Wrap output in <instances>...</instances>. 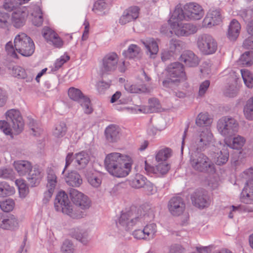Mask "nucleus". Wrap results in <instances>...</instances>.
<instances>
[{
	"label": "nucleus",
	"mask_w": 253,
	"mask_h": 253,
	"mask_svg": "<svg viewBox=\"0 0 253 253\" xmlns=\"http://www.w3.org/2000/svg\"><path fill=\"white\" fill-rule=\"evenodd\" d=\"M203 250L205 253H232L230 250L226 249H222L218 251L211 252L210 248L204 247Z\"/></svg>",
	"instance_id": "774afa93"
},
{
	"label": "nucleus",
	"mask_w": 253,
	"mask_h": 253,
	"mask_svg": "<svg viewBox=\"0 0 253 253\" xmlns=\"http://www.w3.org/2000/svg\"><path fill=\"white\" fill-rule=\"evenodd\" d=\"M14 44L16 51L24 56H30L34 52V43L25 33H20L15 37Z\"/></svg>",
	"instance_id": "39448f33"
},
{
	"label": "nucleus",
	"mask_w": 253,
	"mask_h": 253,
	"mask_svg": "<svg viewBox=\"0 0 253 253\" xmlns=\"http://www.w3.org/2000/svg\"><path fill=\"white\" fill-rule=\"evenodd\" d=\"M197 45L199 50L205 54L214 53L217 49V43L214 39L209 35H203L198 38Z\"/></svg>",
	"instance_id": "1a4fd4ad"
},
{
	"label": "nucleus",
	"mask_w": 253,
	"mask_h": 253,
	"mask_svg": "<svg viewBox=\"0 0 253 253\" xmlns=\"http://www.w3.org/2000/svg\"><path fill=\"white\" fill-rule=\"evenodd\" d=\"M18 227V220L14 215L0 212V228L6 230H15Z\"/></svg>",
	"instance_id": "2eb2a0df"
},
{
	"label": "nucleus",
	"mask_w": 253,
	"mask_h": 253,
	"mask_svg": "<svg viewBox=\"0 0 253 253\" xmlns=\"http://www.w3.org/2000/svg\"><path fill=\"white\" fill-rule=\"evenodd\" d=\"M87 179L88 183L94 187H99L101 183V179L96 174H88Z\"/></svg>",
	"instance_id": "49530a36"
},
{
	"label": "nucleus",
	"mask_w": 253,
	"mask_h": 253,
	"mask_svg": "<svg viewBox=\"0 0 253 253\" xmlns=\"http://www.w3.org/2000/svg\"><path fill=\"white\" fill-rule=\"evenodd\" d=\"M68 95L71 99L80 102L84 108L85 113L90 114L92 112L89 99L84 96L80 89L73 87H70L68 90Z\"/></svg>",
	"instance_id": "9b49d317"
},
{
	"label": "nucleus",
	"mask_w": 253,
	"mask_h": 253,
	"mask_svg": "<svg viewBox=\"0 0 253 253\" xmlns=\"http://www.w3.org/2000/svg\"><path fill=\"white\" fill-rule=\"evenodd\" d=\"M65 181L68 185L72 187H79L83 183V180L80 174L76 171L72 170L62 174Z\"/></svg>",
	"instance_id": "412c9836"
},
{
	"label": "nucleus",
	"mask_w": 253,
	"mask_h": 253,
	"mask_svg": "<svg viewBox=\"0 0 253 253\" xmlns=\"http://www.w3.org/2000/svg\"><path fill=\"white\" fill-rule=\"evenodd\" d=\"M183 42L177 40H171L170 42V49L171 52H180L183 47Z\"/></svg>",
	"instance_id": "603ef678"
},
{
	"label": "nucleus",
	"mask_w": 253,
	"mask_h": 253,
	"mask_svg": "<svg viewBox=\"0 0 253 253\" xmlns=\"http://www.w3.org/2000/svg\"><path fill=\"white\" fill-rule=\"evenodd\" d=\"M29 0H4L3 7L5 10L8 11H11L14 8L28 2Z\"/></svg>",
	"instance_id": "2f4dec72"
},
{
	"label": "nucleus",
	"mask_w": 253,
	"mask_h": 253,
	"mask_svg": "<svg viewBox=\"0 0 253 253\" xmlns=\"http://www.w3.org/2000/svg\"><path fill=\"white\" fill-rule=\"evenodd\" d=\"M14 201L11 199H8L1 202L0 208L3 211V213H7L12 211L14 207Z\"/></svg>",
	"instance_id": "37998d69"
},
{
	"label": "nucleus",
	"mask_w": 253,
	"mask_h": 253,
	"mask_svg": "<svg viewBox=\"0 0 253 253\" xmlns=\"http://www.w3.org/2000/svg\"><path fill=\"white\" fill-rule=\"evenodd\" d=\"M214 161L218 165H222L226 163L229 158V153L226 149H222L215 156Z\"/></svg>",
	"instance_id": "c9c22d12"
},
{
	"label": "nucleus",
	"mask_w": 253,
	"mask_h": 253,
	"mask_svg": "<svg viewBox=\"0 0 253 253\" xmlns=\"http://www.w3.org/2000/svg\"><path fill=\"white\" fill-rule=\"evenodd\" d=\"M192 204L199 208L203 209L209 207L211 200L207 191L203 190H196L191 197Z\"/></svg>",
	"instance_id": "f8f14e48"
},
{
	"label": "nucleus",
	"mask_w": 253,
	"mask_h": 253,
	"mask_svg": "<svg viewBox=\"0 0 253 253\" xmlns=\"http://www.w3.org/2000/svg\"><path fill=\"white\" fill-rule=\"evenodd\" d=\"M172 151L169 148L165 147L159 151V162H168L167 160L171 157Z\"/></svg>",
	"instance_id": "a18cd8bd"
},
{
	"label": "nucleus",
	"mask_w": 253,
	"mask_h": 253,
	"mask_svg": "<svg viewBox=\"0 0 253 253\" xmlns=\"http://www.w3.org/2000/svg\"><path fill=\"white\" fill-rule=\"evenodd\" d=\"M180 60L189 67H195L199 64L198 57L191 51H186L182 53Z\"/></svg>",
	"instance_id": "393cba45"
},
{
	"label": "nucleus",
	"mask_w": 253,
	"mask_h": 253,
	"mask_svg": "<svg viewBox=\"0 0 253 253\" xmlns=\"http://www.w3.org/2000/svg\"><path fill=\"white\" fill-rule=\"evenodd\" d=\"M75 160V155L73 153H69L67 154L65 159V166L62 172V174H64L66 169L70 165V164Z\"/></svg>",
	"instance_id": "680f3d73"
},
{
	"label": "nucleus",
	"mask_w": 253,
	"mask_h": 253,
	"mask_svg": "<svg viewBox=\"0 0 253 253\" xmlns=\"http://www.w3.org/2000/svg\"><path fill=\"white\" fill-rule=\"evenodd\" d=\"M222 21V17L219 9L211 8L208 12L203 21V26L205 27H211L219 24Z\"/></svg>",
	"instance_id": "ddd939ff"
},
{
	"label": "nucleus",
	"mask_w": 253,
	"mask_h": 253,
	"mask_svg": "<svg viewBox=\"0 0 253 253\" xmlns=\"http://www.w3.org/2000/svg\"><path fill=\"white\" fill-rule=\"evenodd\" d=\"M106 3L103 0H100L94 3L92 11L99 15H102L105 14L104 10L106 9Z\"/></svg>",
	"instance_id": "c03bdc74"
},
{
	"label": "nucleus",
	"mask_w": 253,
	"mask_h": 253,
	"mask_svg": "<svg viewBox=\"0 0 253 253\" xmlns=\"http://www.w3.org/2000/svg\"><path fill=\"white\" fill-rule=\"evenodd\" d=\"M146 178L143 175L137 174L135 176L130 180V184L132 187L140 188L146 185Z\"/></svg>",
	"instance_id": "f704fd0d"
},
{
	"label": "nucleus",
	"mask_w": 253,
	"mask_h": 253,
	"mask_svg": "<svg viewBox=\"0 0 253 253\" xmlns=\"http://www.w3.org/2000/svg\"><path fill=\"white\" fill-rule=\"evenodd\" d=\"M218 131L224 137L226 144H228L230 138L235 134L233 127H218Z\"/></svg>",
	"instance_id": "79ce46f5"
},
{
	"label": "nucleus",
	"mask_w": 253,
	"mask_h": 253,
	"mask_svg": "<svg viewBox=\"0 0 253 253\" xmlns=\"http://www.w3.org/2000/svg\"><path fill=\"white\" fill-rule=\"evenodd\" d=\"M70 59V57L68 55L64 54L59 59H57L55 63V67L60 68L65 62Z\"/></svg>",
	"instance_id": "338daca9"
},
{
	"label": "nucleus",
	"mask_w": 253,
	"mask_h": 253,
	"mask_svg": "<svg viewBox=\"0 0 253 253\" xmlns=\"http://www.w3.org/2000/svg\"><path fill=\"white\" fill-rule=\"evenodd\" d=\"M13 176V171L10 168H0V178L3 179L11 178Z\"/></svg>",
	"instance_id": "13d9d810"
},
{
	"label": "nucleus",
	"mask_w": 253,
	"mask_h": 253,
	"mask_svg": "<svg viewBox=\"0 0 253 253\" xmlns=\"http://www.w3.org/2000/svg\"><path fill=\"white\" fill-rule=\"evenodd\" d=\"M245 178L249 179L240 196L241 201L246 204H253V169L250 168L244 172Z\"/></svg>",
	"instance_id": "0eeeda50"
},
{
	"label": "nucleus",
	"mask_w": 253,
	"mask_h": 253,
	"mask_svg": "<svg viewBox=\"0 0 253 253\" xmlns=\"http://www.w3.org/2000/svg\"><path fill=\"white\" fill-rule=\"evenodd\" d=\"M42 34L43 37L47 41H50L53 45L56 47H61L64 44V42L59 35L48 28H45L43 29Z\"/></svg>",
	"instance_id": "aec40b11"
},
{
	"label": "nucleus",
	"mask_w": 253,
	"mask_h": 253,
	"mask_svg": "<svg viewBox=\"0 0 253 253\" xmlns=\"http://www.w3.org/2000/svg\"><path fill=\"white\" fill-rule=\"evenodd\" d=\"M212 121V118L208 113H201L197 117L196 123L198 126H209Z\"/></svg>",
	"instance_id": "c756f323"
},
{
	"label": "nucleus",
	"mask_w": 253,
	"mask_h": 253,
	"mask_svg": "<svg viewBox=\"0 0 253 253\" xmlns=\"http://www.w3.org/2000/svg\"><path fill=\"white\" fill-rule=\"evenodd\" d=\"M212 135L207 128H204V129L201 131L197 142L198 145V148L203 149L205 146L209 144L211 141Z\"/></svg>",
	"instance_id": "a878e982"
},
{
	"label": "nucleus",
	"mask_w": 253,
	"mask_h": 253,
	"mask_svg": "<svg viewBox=\"0 0 253 253\" xmlns=\"http://www.w3.org/2000/svg\"><path fill=\"white\" fill-rule=\"evenodd\" d=\"M14 188L10 186L6 182H0V198L5 197L13 194Z\"/></svg>",
	"instance_id": "473e14b6"
},
{
	"label": "nucleus",
	"mask_w": 253,
	"mask_h": 253,
	"mask_svg": "<svg viewBox=\"0 0 253 253\" xmlns=\"http://www.w3.org/2000/svg\"><path fill=\"white\" fill-rule=\"evenodd\" d=\"M71 236L84 245H86L89 241L88 234L85 230L79 228L74 229L71 232Z\"/></svg>",
	"instance_id": "c85d7f7f"
},
{
	"label": "nucleus",
	"mask_w": 253,
	"mask_h": 253,
	"mask_svg": "<svg viewBox=\"0 0 253 253\" xmlns=\"http://www.w3.org/2000/svg\"><path fill=\"white\" fill-rule=\"evenodd\" d=\"M146 47L149 51L151 55H156L158 52V45L156 41L150 40L149 43L146 44Z\"/></svg>",
	"instance_id": "4d7b16f0"
},
{
	"label": "nucleus",
	"mask_w": 253,
	"mask_h": 253,
	"mask_svg": "<svg viewBox=\"0 0 253 253\" xmlns=\"http://www.w3.org/2000/svg\"><path fill=\"white\" fill-rule=\"evenodd\" d=\"M190 164L194 169L200 171L208 170L209 169L213 168V164L203 153L192 155L190 159Z\"/></svg>",
	"instance_id": "9d476101"
},
{
	"label": "nucleus",
	"mask_w": 253,
	"mask_h": 253,
	"mask_svg": "<svg viewBox=\"0 0 253 253\" xmlns=\"http://www.w3.org/2000/svg\"><path fill=\"white\" fill-rule=\"evenodd\" d=\"M26 176L29 185L34 187L40 183L43 177V173L39 166H35Z\"/></svg>",
	"instance_id": "6ab92c4d"
},
{
	"label": "nucleus",
	"mask_w": 253,
	"mask_h": 253,
	"mask_svg": "<svg viewBox=\"0 0 253 253\" xmlns=\"http://www.w3.org/2000/svg\"><path fill=\"white\" fill-rule=\"evenodd\" d=\"M167 72L169 78L168 81L163 82L164 84L167 82L178 83L185 81L187 79L184 66L180 63L175 62L169 65L167 68Z\"/></svg>",
	"instance_id": "6e6552de"
},
{
	"label": "nucleus",
	"mask_w": 253,
	"mask_h": 253,
	"mask_svg": "<svg viewBox=\"0 0 253 253\" xmlns=\"http://www.w3.org/2000/svg\"><path fill=\"white\" fill-rule=\"evenodd\" d=\"M236 125V120L234 118L228 117H223L218 122L219 126H232Z\"/></svg>",
	"instance_id": "8fccbe9b"
},
{
	"label": "nucleus",
	"mask_w": 253,
	"mask_h": 253,
	"mask_svg": "<svg viewBox=\"0 0 253 253\" xmlns=\"http://www.w3.org/2000/svg\"><path fill=\"white\" fill-rule=\"evenodd\" d=\"M139 53V48L136 45L131 44L125 52V56L128 58H133L138 56Z\"/></svg>",
	"instance_id": "09e8293b"
},
{
	"label": "nucleus",
	"mask_w": 253,
	"mask_h": 253,
	"mask_svg": "<svg viewBox=\"0 0 253 253\" xmlns=\"http://www.w3.org/2000/svg\"><path fill=\"white\" fill-rule=\"evenodd\" d=\"M245 117L250 120H253V98H250L246 102L244 108Z\"/></svg>",
	"instance_id": "ea45409f"
},
{
	"label": "nucleus",
	"mask_w": 253,
	"mask_h": 253,
	"mask_svg": "<svg viewBox=\"0 0 253 253\" xmlns=\"http://www.w3.org/2000/svg\"><path fill=\"white\" fill-rule=\"evenodd\" d=\"M73 246L72 243L69 240H66L61 246V251L63 253H73Z\"/></svg>",
	"instance_id": "bf43d9fd"
},
{
	"label": "nucleus",
	"mask_w": 253,
	"mask_h": 253,
	"mask_svg": "<svg viewBox=\"0 0 253 253\" xmlns=\"http://www.w3.org/2000/svg\"><path fill=\"white\" fill-rule=\"evenodd\" d=\"M126 89L130 93H140V92H145L149 91V89L145 87L142 86L141 88H138L136 86V85H129L126 84L125 86Z\"/></svg>",
	"instance_id": "6e6d98bb"
},
{
	"label": "nucleus",
	"mask_w": 253,
	"mask_h": 253,
	"mask_svg": "<svg viewBox=\"0 0 253 253\" xmlns=\"http://www.w3.org/2000/svg\"><path fill=\"white\" fill-rule=\"evenodd\" d=\"M5 49L7 52V53L13 57H16L17 55L15 52V49L14 46L12 45L11 42H8L5 46Z\"/></svg>",
	"instance_id": "69168bd1"
},
{
	"label": "nucleus",
	"mask_w": 253,
	"mask_h": 253,
	"mask_svg": "<svg viewBox=\"0 0 253 253\" xmlns=\"http://www.w3.org/2000/svg\"><path fill=\"white\" fill-rule=\"evenodd\" d=\"M0 129L3 133L8 135H10L11 137H13V134H18L23 130V127H0Z\"/></svg>",
	"instance_id": "3c124183"
},
{
	"label": "nucleus",
	"mask_w": 253,
	"mask_h": 253,
	"mask_svg": "<svg viewBox=\"0 0 253 253\" xmlns=\"http://www.w3.org/2000/svg\"><path fill=\"white\" fill-rule=\"evenodd\" d=\"M239 62L244 66H249L253 64V51L245 52L241 56Z\"/></svg>",
	"instance_id": "a19ab883"
},
{
	"label": "nucleus",
	"mask_w": 253,
	"mask_h": 253,
	"mask_svg": "<svg viewBox=\"0 0 253 253\" xmlns=\"http://www.w3.org/2000/svg\"><path fill=\"white\" fill-rule=\"evenodd\" d=\"M145 170L148 175L151 176H157L158 172V167H154L149 164L147 161H145Z\"/></svg>",
	"instance_id": "5fc2aeb1"
},
{
	"label": "nucleus",
	"mask_w": 253,
	"mask_h": 253,
	"mask_svg": "<svg viewBox=\"0 0 253 253\" xmlns=\"http://www.w3.org/2000/svg\"><path fill=\"white\" fill-rule=\"evenodd\" d=\"M15 184L18 188L20 197H25L29 193L28 186L25 181L22 179H18L15 180Z\"/></svg>",
	"instance_id": "58836bf2"
},
{
	"label": "nucleus",
	"mask_w": 253,
	"mask_h": 253,
	"mask_svg": "<svg viewBox=\"0 0 253 253\" xmlns=\"http://www.w3.org/2000/svg\"><path fill=\"white\" fill-rule=\"evenodd\" d=\"M33 23L37 26H40L43 23V13L42 9L39 6H36L33 9L32 13Z\"/></svg>",
	"instance_id": "7c9ffc66"
},
{
	"label": "nucleus",
	"mask_w": 253,
	"mask_h": 253,
	"mask_svg": "<svg viewBox=\"0 0 253 253\" xmlns=\"http://www.w3.org/2000/svg\"><path fill=\"white\" fill-rule=\"evenodd\" d=\"M6 119L11 121L12 124L8 123L5 121H0V126H21L23 125V119L20 112L17 110L11 109L8 111L6 113Z\"/></svg>",
	"instance_id": "4468645a"
},
{
	"label": "nucleus",
	"mask_w": 253,
	"mask_h": 253,
	"mask_svg": "<svg viewBox=\"0 0 253 253\" xmlns=\"http://www.w3.org/2000/svg\"><path fill=\"white\" fill-rule=\"evenodd\" d=\"M169 210L173 216H179L185 211V204L183 200L179 197H174L169 201Z\"/></svg>",
	"instance_id": "dca6fc26"
},
{
	"label": "nucleus",
	"mask_w": 253,
	"mask_h": 253,
	"mask_svg": "<svg viewBox=\"0 0 253 253\" xmlns=\"http://www.w3.org/2000/svg\"><path fill=\"white\" fill-rule=\"evenodd\" d=\"M241 30V25L235 19L232 20L229 26L227 36L231 40H236L239 36Z\"/></svg>",
	"instance_id": "cd10ccee"
},
{
	"label": "nucleus",
	"mask_w": 253,
	"mask_h": 253,
	"mask_svg": "<svg viewBox=\"0 0 253 253\" xmlns=\"http://www.w3.org/2000/svg\"><path fill=\"white\" fill-rule=\"evenodd\" d=\"M143 230L147 239L153 238L154 234L157 232V225L154 223L147 224L144 227Z\"/></svg>",
	"instance_id": "de8ad7c7"
},
{
	"label": "nucleus",
	"mask_w": 253,
	"mask_h": 253,
	"mask_svg": "<svg viewBox=\"0 0 253 253\" xmlns=\"http://www.w3.org/2000/svg\"><path fill=\"white\" fill-rule=\"evenodd\" d=\"M118 60V56L115 53H111L106 55L103 60V72L107 73L114 71L117 67Z\"/></svg>",
	"instance_id": "a211bd4d"
},
{
	"label": "nucleus",
	"mask_w": 253,
	"mask_h": 253,
	"mask_svg": "<svg viewBox=\"0 0 253 253\" xmlns=\"http://www.w3.org/2000/svg\"><path fill=\"white\" fill-rule=\"evenodd\" d=\"M47 188L55 189L57 183V177L52 171L47 173Z\"/></svg>",
	"instance_id": "864d4df0"
},
{
	"label": "nucleus",
	"mask_w": 253,
	"mask_h": 253,
	"mask_svg": "<svg viewBox=\"0 0 253 253\" xmlns=\"http://www.w3.org/2000/svg\"><path fill=\"white\" fill-rule=\"evenodd\" d=\"M104 134L108 142H117L120 139L121 134L120 127H106Z\"/></svg>",
	"instance_id": "bb28decb"
},
{
	"label": "nucleus",
	"mask_w": 253,
	"mask_h": 253,
	"mask_svg": "<svg viewBox=\"0 0 253 253\" xmlns=\"http://www.w3.org/2000/svg\"><path fill=\"white\" fill-rule=\"evenodd\" d=\"M90 161V156L87 152L82 151L75 154V166L79 167V169L84 168Z\"/></svg>",
	"instance_id": "b1692460"
},
{
	"label": "nucleus",
	"mask_w": 253,
	"mask_h": 253,
	"mask_svg": "<svg viewBox=\"0 0 253 253\" xmlns=\"http://www.w3.org/2000/svg\"><path fill=\"white\" fill-rule=\"evenodd\" d=\"M153 210L150 208L143 207L137 209L132 207L130 210L121 214L116 225L118 228L128 231L138 222L145 223L154 218Z\"/></svg>",
	"instance_id": "f03ea898"
},
{
	"label": "nucleus",
	"mask_w": 253,
	"mask_h": 253,
	"mask_svg": "<svg viewBox=\"0 0 253 253\" xmlns=\"http://www.w3.org/2000/svg\"><path fill=\"white\" fill-rule=\"evenodd\" d=\"M13 165L20 176H26L33 168L31 162L25 160L15 161Z\"/></svg>",
	"instance_id": "5701e85b"
},
{
	"label": "nucleus",
	"mask_w": 253,
	"mask_h": 253,
	"mask_svg": "<svg viewBox=\"0 0 253 253\" xmlns=\"http://www.w3.org/2000/svg\"><path fill=\"white\" fill-rule=\"evenodd\" d=\"M69 193L76 207L70 205L68 196L64 191H60L54 200L55 210L62 211L74 219L83 218L85 214L84 211H84L88 209L90 206V200L87 196L73 188L69 189Z\"/></svg>",
	"instance_id": "f257e3e1"
},
{
	"label": "nucleus",
	"mask_w": 253,
	"mask_h": 253,
	"mask_svg": "<svg viewBox=\"0 0 253 253\" xmlns=\"http://www.w3.org/2000/svg\"><path fill=\"white\" fill-rule=\"evenodd\" d=\"M104 166L111 175L117 177L127 176L131 169V164L126 162L124 155L117 152L111 153L106 156Z\"/></svg>",
	"instance_id": "7ed1b4c3"
},
{
	"label": "nucleus",
	"mask_w": 253,
	"mask_h": 253,
	"mask_svg": "<svg viewBox=\"0 0 253 253\" xmlns=\"http://www.w3.org/2000/svg\"><path fill=\"white\" fill-rule=\"evenodd\" d=\"M170 168V164L168 162H159V173L162 175L166 174L168 173Z\"/></svg>",
	"instance_id": "052dcab7"
},
{
	"label": "nucleus",
	"mask_w": 253,
	"mask_h": 253,
	"mask_svg": "<svg viewBox=\"0 0 253 253\" xmlns=\"http://www.w3.org/2000/svg\"><path fill=\"white\" fill-rule=\"evenodd\" d=\"M172 16L169 20L171 33L178 37L188 36L195 33L197 31L196 26L189 23H183L181 21L184 19L174 18L171 20Z\"/></svg>",
	"instance_id": "423d86ee"
},
{
	"label": "nucleus",
	"mask_w": 253,
	"mask_h": 253,
	"mask_svg": "<svg viewBox=\"0 0 253 253\" xmlns=\"http://www.w3.org/2000/svg\"><path fill=\"white\" fill-rule=\"evenodd\" d=\"M67 127H55L53 134L56 137H63L66 133Z\"/></svg>",
	"instance_id": "0e129e2a"
},
{
	"label": "nucleus",
	"mask_w": 253,
	"mask_h": 253,
	"mask_svg": "<svg viewBox=\"0 0 253 253\" xmlns=\"http://www.w3.org/2000/svg\"><path fill=\"white\" fill-rule=\"evenodd\" d=\"M204 15V10L200 5L195 2H190L186 4L183 9L176 7L172 14L171 20L176 18L185 20H199Z\"/></svg>",
	"instance_id": "20e7f679"
},
{
	"label": "nucleus",
	"mask_w": 253,
	"mask_h": 253,
	"mask_svg": "<svg viewBox=\"0 0 253 253\" xmlns=\"http://www.w3.org/2000/svg\"><path fill=\"white\" fill-rule=\"evenodd\" d=\"M139 8L137 6H131L127 9L124 14L120 19V23L126 24L138 18L139 13Z\"/></svg>",
	"instance_id": "4be33fe9"
},
{
	"label": "nucleus",
	"mask_w": 253,
	"mask_h": 253,
	"mask_svg": "<svg viewBox=\"0 0 253 253\" xmlns=\"http://www.w3.org/2000/svg\"><path fill=\"white\" fill-rule=\"evenodd\" d=\"M210 84V82L208 80L203 82L200 85L199 94L200 96H203L206 93L207 90L209 88Z\"/></svg>",
	"instance_id": "e2e57ef3"
},
{
	"label": "nucleus",
	"mask_w": 253,
	"mask_h": 253,
	"mask_svg": "<svg viewBox=\"0 0 253 253\" xmlns=\"http://www.w3.org/2000/svg\"><path fill=\"white\" fill-rule=\"evenodd\" d=\"M28 12L25 7H22L14 11L12 15L11 22L16 28L23 26L26 21Z\"/></svg>",
	"instance_id": "f3484780"
},
{
	"label": "nucleus",
	"mask_w": 253,
	"mask_h": 253,
	"mask_svg": "<svg viewBox=\"0 0 253 253\" xmlns=\"http://www.w3.org/2000/svg\"><path fill=\"white\" fill-rule=\"evenodd\" d=\"M245 141L246 140L243 137L238 135L233 138L232 142L230 139L228 144H226L232 149H240L244 146Z\"/></svg>",
	"instance_id": "e433bc0d"
},
{
	"label": "nucleus",
	"mask_w": 253,
	"mask_h": 253,
	"mask_svg": "<svg viewBox=\"0 0 253 253\" xmlns=\"http://www.w3.org/2000/svg\"><path fill=\"white\" fill-rule=\"evenodd\" d=\"M241 75L246 86L252 88L253 87V75L248 70L244 69L241 70Z\"/></svg>",
	"instance_id": "4c0bfd02"
},
{
	"label": "nucleus",
	"mask_w": 253,
	"mask_h": 253,
	"mask_svg": "<svg viewBox=\"0 0 253 253\" xmlns=\"http://www.w3.org/2000/svg\"><path fill=\"white\" fill-rule=\"evenodd\" d=\"M247 31L251 36L245 40L243 46L246 48L253 49V20L248 22Z\"/></svg>",
	"instance_id": "72a5a7b5"
}]
</instances>
